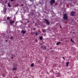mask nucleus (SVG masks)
<instances>
[{
	"mask_svg": "<svg viewBox=\"0 0 78 78\" xmlns=\"http://www.w3.org/2000/svg\"><path fill=\"white\" fill-rule=\"evenodd\" d=\"M69 62H67L66 63V66H68V65H69Z\"/></svg>",
	"mask_w": 78,
	"mask_h": 78,
	"instance_id": "dca6fc26",
	"label": "nucleus"
},
{
	"mask_svg": "<svg viewBox=\"0 0 78 78\" xmlns=\"http://www.w3.org/2000/svg\"><path fill=\"white\" fill-rule=\"evenodd\" d=\"M6 8H5L4 9V14H5L6 13Z\"/></svg>",
	"mask_w": 78,
	"mask_h": 78,
	"instance_id": "20e7f679",
	"label": "nucleus"
},
{
	"mask_svg": "<svg viewBox=\"0 0 78 78\" xmlns=\"http://www.w3.org/2000/svg\"><path fill=\"white\" fill-rule=\"evenodd\" d=\"M35 34V35H36L37 36L38 35V34H39V32H36L34 33Z\"/></svg>",
	"mask_w": 78,
	"mask_h": 78,
	"instance_id": "6e6552de",
	"label": "nucleus"
},
{
	"mask_svg": "<svg viewBox=\"0 0 78 78\" xmlns=\"http://www.w3.org/2000/svg\"><path fill=\"white\" fill-rule=\"evenodd\" d=\"M43 32H44V30H42Z\"/></svg>",
	"mask_w": 78,
	"mask_h": 78,
	"instance_id": "b1692460",
	"label": "nucleus"
},
{
	"mask_svg": "<svg viewBox=\"0 0 78 78\" xmlns=\"http://www.w3.org/2000/svg\"><path fill=\"white\" fill-rule=\"evenodd\" d=\"M14 22H16V20H13L12 21L11 20H10V23H11V24H12V23H14Z\"/></svg>",
	"mask_w": 78,
	"mask_h": 78,
	"instance_id": "423d86ee",
	"label": "nucleus"
},
{
	"mask_svg": "<svg viewBox=\"0 0 78 78\" xmlns=\"http://www.w3.org/2000/svg\"><path fill=\"white\" fill-rule=\"evenodd\" d=\"M11 59H13V57H12Z\"/></svg>",
	"mask_w": 78,
	"mask_h": 78,
	"instance_id": "5701e85b",
	"label": "nucleus"
},
{
	"mask_svg": "<svg viewBox=\"0 0 78 78\" xmlns=\"http://www.w3.org/2000/svg\"><path fill=\"white\" fill-rule=\"evenodd\" d=\"M12 70H17V68H16V67H14L12 69Z\"/></svg>",
	"mask_w": 78,
	"mask_h": 78,
	"instance_id": "9b49d317",
	"label": "nucleus"
},
{
	"mask_svg": "<svg viewBox=\"0 0 78 78\" xmlns=\"http://www.w3.org/2000/svg\"><path fill=\"white\" fill-rule=\"evenodd\" d=\"M16 23H17V22H16Z\"/></svg>",
	"mask_w": 78,
	"mask_h": 78,
	"instance_id": "bb28decb",
	"label": "nucleus"
},
{
	"mask_svg": "<svg viewBox=\"0 0 78 78\" xmlns=\"http://www.w3.org/2000/svg\"><path fill=\"white\" fill-rule=\"evenodd\" d=\"M7 20H9V19H10V17H7Z\"/></svg>",
	"mask_w": 78,
	"mask_h": 78,
	"instance_id": "ddd939ff",
	"label": "nucleus"
},
{
	"mask_svg": "<svg viewBox=\"0 0 78 78\" xmlns=\"http://www.w3.org/2000/svg\"><path fill=\"white\" fill-rule=\"evenodd\" d=\"M43 48L44 50H46V49H47V48H46V47H45V46H44V47Z\"/></svg>",
	"mask_w": 78,
	"mask_h": 78,
	"instance_id": "4468645a",
	"label": "nucleus"
},
{
	"mask_svg": "<svg viewBox=\"0 0 78 78\" xmlns=\"http://www.w3.org/2000/svg\"><path fill=\"white\" fill-rule=\"evenodd\" d=\"M15 64H14L13 66L14 67H16V66H17V65H16V64H15Z\"/></svg>",
	"mask_w": 78,
	"mask_h": 78,
	"instance_id": "a211bd4d",
	"label": "nucleus"
},
{
	"mask_svg": "<svg viewBox=\"0 0 78 78\" xmlns=\"http://www.w3.org/2000/svg\"><path fill=\"white\" fill-rule=\"evenodd\" d=\"M21 42H23V41H21Z\"/></svg>",
	"mask_w": 78,
	"mask_h": 78,
	"instance_id": "393cba45",
	"label": "nucleus"
},
{
	"mask_svg": "<svg viewBox=\"0 0 78 78\" xmlns=\"http://www.w3.org/2000/svg\"><path fill=\"white\" fill-rule=\"evenodd\" d=\"M46 25H50V22L48 20H46Z\"/></svg>",
	"mask_w": 78,
	"mask_h": 78,
	"instance_id": "7ed1b4c3",
	"label": "nucleus"
},
{
	"mask_svg": "<svg viewBox=\"0 0 78 78\" xmlns=\"http://www.w3.org/2000/svg\"><path fill=\"white\" fill-rule=\"evenodd\" d=\"M62 58H63V59H64V60H65V58L63 57H62Z\"/></svg>",
	"mask_w": 78,
	"mask_h": 78,
	"instance_id": "aec40b11",
	"label": "nucleus"
},
{
	"mask_svg": "<svg viewBox=\"0 0 78 78\" xmlns=\"http://www.w3.org/2000/svg\"><path fill=\"white\" fill-rule=\"evenodd\" d=\"M21 32L22 33H23V34H25V33H26V31L23 30L21 31Z\"/></svg>",
	"mask_w": 78,
	"mask_h": 78,
	"instance_id": "0eeeda50",
	"label": "nucleus"
},
{
	"mask_svg": "<svg viewBox=\"0 0 78 78\" xmlns=\"http://www.w3.org/2000/svg\"><path fill=\"white\" fill-rule=\"evenodd\" d=\"M4 75H3V76H4Z\"/></svg>",
	"mask_w": 78,
	"mask_h": 78,
	"instance_id": "cd10ccee",
	"label": "nucleus"
},
{
	"mask_svg": "<svg viewBox=\"0 0 78 78\" xmlns=\"http://www.w3.org/2000/svg\"><path fill=\"white\" fill-rule=\"evenodd\" d=\"M40 40H42V37H40Z\"/></svg>",
	"mask_w": 78,
	"mask_h": 78,
	"instance_id": "2eb2a0df",
	"label": "nucleus"
},
{
	"mask_svg": "<svg viewBox=\"0 0 78 78\" xmlns=\"http://www.w3.org/2000/svg\"><path fill=\"white\" fill-rule=\"evenodd\" d=\"M70 41L72 42H73V40H72V39L71 38V39Z\"/></svg>",
	"mask_w": 78,
	"mask_h": 78,
	"instance_id": "f3484780",
	"label": "nucleus"
},
{
	"mask_svg": "<svg viewBox=\"0 0 78 78\" xmlns=\"http://www.w3.org/2000/svg\"><path fill=\"white\" fill-rule=\"evenodd\" d=\"M63 19L65 20H67V19H68V16L66 14H64L63 15Z\"/></svg>",
	"mask_w": 78,
	"mask_h": 78,
	"instance_id": "f257e3e1",
	"label": "nucleus"
},
{
	"mask_svg": "<svg viewBox=\"0 0 78 78\" xmlns=\"http://www.w3.org/2000/svg\"><path fill=\"white\" fill-rule=\"evenodd\" d=\"M60 28H61V27H60Z\"/></svg>",
	"mask_w": 78,
	"mask_h": 78,
	"instance_id": "a878e982",
	"label": "nucleus"
},
{
	"mask_svg": "<svg viewBox=\"0 0 78 78\" xmlns=\"http://www.w3.org/2000/svg\"><path fill=\"white\" fill-rule=\"evenodd\" d=\"M12 56H15V55L12 54Z\"/></svg>",
	"mask_w": 78,
	"mask_h": 78,
	"instance_id": "6ab92c4d",
	"label": "nucleus"
},
{
	"mask_svg": "<svg viewBox=\"0 0 78 78\" xmlns=\"http://www.w3.org/2000/svg\"><path fill=\"white\" fill-rule=\"evenodd\" d=\"M55 0H51L50 2L51 5H53V3H55Z\"/></svg>",
	"mask_w": 78,
	"mask_h": 78,
	"instance_id": "f03ea898",
	"label": "nucleus"
},
{
	"mask_svg": "<svg viewBox=\"0 0 78 78\" xmlns=\"http://www.w3.org/2000/svg\"><path fill=\"white\" fill-rule=\"evenodd\" d=\"M10 1H11V2H14V0H10Z\"/></svg>",
	"mask_w": 78,
	"mask_h": 78,
	"instance_id": "412c9836",
	"label": "nucleus"
},
{
	"mask_svg": "<svg viewBox=\"0 0 78 78\" xmlns=\"http://www.w3.org/2000/svg\"><path fill=\"white\" fill-rule=\"evenodd\" d=\"M71 16H73L74 15H75V12L73 11H72L71 13Z\"/></svg>",
	"mask_w": 78,
	"mask_h": 78,
	"instance_id": "39448f33",
	"label": "nucleus"
},
{
	"mask_svg": "<svg viewBox=\"0 0 78 78\" xmlns=\"http://www.w3.org/2000/svg\"><path fill=\"white\" fill-rule=\"evenodd\" d=\"M61 42H58L57 43H56L57 45H59V44H61Z\"/></svg>",
	"mask_w": 78,
	"mask_h": 78,
	"instance_id": "9d476101",
	"label": "nucleus"
},
{
	"mask_svg": "<svg viewBox=\"0 0 78 78\" xmlns=\"http://www.w3.org/2000/svg\"><path fill=\"white\" fill-rule=\"evenodd\" d=\"M8 6H9V7H11V5H10V3H8Z\"/></svg>",
	"mask_w": 78,
	"mask_h": 78,
	"instance_id": "1a4fd4ad",
	"label": "nucleus"
},
{
	"mask_svg": "<svg viewBox=\"0 0 78 78\" xmlns=\"http://www.w3.org/2000/svg\"><path fill=\"white\" fill-rule=\"evenodd\" d=\"M6 1H7V0H6Z\"/></svg>",
	"mask_w": 78,
	"mask_h": 78,
	"instance_id": "c85d7f7f",
	"label": "nucleus"
},
{
	"mask_svg": "<svg viewBox=\"0 0 78 78\" xmlns=\"http://www.w3.org/2000/svg\"><path fill=\"white\" fill-rule=\"evenodd\" d=\"M31 67H33L34 66V63L31 64L30 65Z\"/></svg>",
	"mask_w": 78,
	"mask_h": 78,
	"instance_id": "f8f14e48",
	"label": "nucleus"
},
{
	"mask_svg": "<svg viewBox=\"0 0 78 78\" xmlns=\"http://www.w3.org/2000/svg\"><path fill=\"white\" fill-rule=\"evenodd\" d=\"M12 38H13V37H11L10 38V39H12Z\"/></svg>",
	"mask_w": 78,
	"mask_h": 78,
	"instance_id": "4be33fe9",
	"label": "nucleus"
}]
</instances>
